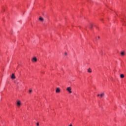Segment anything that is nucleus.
<instances>
[{
	"mask_svg": "<svg viewBox=\"0 0 126 126\" xmlns=\"http://www.w3.org/2000/svg\"><path fill=\"white\" fill-rule=\"evenodd\" d=\"M67 91H68V92H69V93H72V92L71 91V87H67L66 89Z\"/></svg>",
	"mask_w": 126,
	"mask_h": 126,
	"instance_id": "obj_1",
	"label": "nucleus"
},
{
	"mask_svg": "<svg viewBox=\"0 0 126 126\" xmlns=\"http://www.w3.org/2000/svg\"><path fill=\"white\" fill-rule=\"evenodd\" d=\"M32 63H34V62L36 63V62H37V58H36V57H33L32 59Z\"/></svg>",
	"mask_w": 126,
	"mask_h": 126,
	"instance_id": "obj_2",
	"label": "nucleus"
},
{
	"mask_svg": "<svg viewBox=\"0 0 126 126\" xmlns=\"http://www.w3.org/2000/svg\"><path fill=\"white\" fill-rule=\"evenodd\" d=\"M17 105L18 107H20V106H21V101H18L17 102Z\"/></svg>",
	"mask_w": 126,
	"mask_h": 126,
	"instance_id": "obj_3",
	"label": "nucleus"
},
{
	"mask_svg": "<svg viewBox=\"0 0 126 126\" xmlns=\"http://www.w3.org/2000/svg\"><path fill=\"white\" fill-rule=\"evenodd\" d=\"M56 93H60L61 92V90L60 89V88H58L56 89Z\"/></svg>",
	"mask_w": 126,
	"mask_h": 126,
	"instance_id": "obj_4",
	"label": "nucleus"
},
{
	"mask_svg": "<svg viewBox=\"0 0 126 126\" xmlns=\"http://www.w3.org/2000/svg\"><path fill=\"white\" fill-rule=\"evenodd\" d=\"M11 78H12V79H15V75H14V74H12Z\"/></svg>",
	"mask_w": 126,
	"mask_h": 126,
	"instance_id": "obj_5",
	"label": "nucleus"
},
{
	"mask_svg": "<svg viewBox=\"0 0 126 126\" xmlns=\"http://www.w3.org/2000/svg\"><path fill=\"white\" fill-rule=\"evenodd\" d=\"M39 19L40 21H41V22H43V21H44V19L42 17H40Z\"/></svg>",
	"mask_w": 126,
	"mask_h": 126,
	"instance_id": "obj_6",
	"label": "nucleus"
},
{
	"mask_svg": "<svg viewBox=\"0 0 126 126\" xmlns=\"http://www.w3.org/2000/svg\"><path fill=\"white\" fill-rule=\"evenodd\" d=\"M88 72H90V73L92 72V69H91V68H89L88 69Z\"/></svg>",
	"mask_w": 126,
	"mask_h": 126,
	"instance_id": "obj_7",
	"label": "nucleus"
},
{
	"mask_svg": "<svg viewBox=\"0 0 126 126\" xmlns=\"http://www.w3.org/2000/svg\"><path fill=\"white\" fill-rule=\"evenodd\" d=\"M120 77L121 78H124V77H125V75L123 74L120 75Z\"/></svg>",
	"mask_w": 126,
	"mask_h": 126,
	"instance_id": "obj_8",
	"label": "nucleus"
},
{
	"mask_svg": "<svg viewBox=\"0 0 126 126\" xmlns=\"http://www.w3.org/2000/svg\"><path fill=\"white\" fill-rule=\"evenodd\" d=\"M93 27V25L92 24H91V25H90V29H92Z\"/></svg>",
	"mask_w": 126,
	"mask_h": 126,
	"instance_id": "obj_9",
	"label": "nucleus"
},
{
	"mask_svg": "<svg viewBox=\"0 0 126 126\" xmlns=\"http://www.w3.org/2000/svg\"><path fill=\"white\" fill-rule=\"evenodd\" d=\"M121 54V55L125 56V52H122Z\"/></svg>",
	"mask_w": 126,
	"mask_h": 126,
	"instance_id": "obj_10",
	"label": "nucleus"
},
{
	"mask_svg": "<svg viewBox=\"0 0 126 126\" xmlns=\"http://www.w3.org/2000/svg\"><path fill=\"white\" fill-rule=\"evenodd\" d=\"M104 93H102L100 94V97H101V98L103 97V96H104Z\"/></svg>",
	"mask_w": 126,
	"mask_h": 126,
	"instance_id": "obj_11",
	"label": "nucleus"
},
{
	"mask_svg": "<svg viewBox=\"0 0 126 126\" xmlns=\"http://www.w3.org/2000/svg\"><path fill=\"white\" fill-rule=\"evenodd\" d=\"M64 56H67V53L65 52L64 53Z\"/></svg>",
	"mask_w": 126,
	"mask_h": 126,
	"instance_id": "obj_12",
	"label": "nucleus"
},
{
	"mask_svg": "<svg viewBox=\"0 0 126 126\" xmlns=\"http://www.w3.org/2000/svg\"><path fill=\"white\" fill-rule=\"evenodd\" d=\"M29 93H32V90H30L29 91Z\"/></svg>",
	"mask_w": 126,
	"mask_h": 126,
	"instance_id": "obj_13",
	"label": "nucleus"
},
{
	"mask_svg": "<svg viewBox=\"0 0 126 126\" xmlns=\"http://www.w3.org/2000/svg\"><path fill=\"white\" fill-rule=\"evenodd\" d=\"M36 126H39V123H37L36 124Z\"/></svg>",
	"mask_w": 126,
	"mask_h": 126,
	"instance_id": "obj_14",
	"label": "nucleus"
},
{
	"mask_svg": "<svg viewBox=\"0 0 126 126\" xmlns=\"http://www.w3.org/2000/svg\"><path fill=\"white\" fill-rule=\"evenodd\" d=\"M100 96V94H97V96L99 97Z\"/></svg>",
	"mask_w": 126,
	"mask_h": 126,
	"instance_id": "obj_15",
	"label": "nucleus"
},
{
	"mask_svg": "<svg viewBox=\"0 0 126 126\" xmlns=\"http://www.w3.org/2000/svg\"><path fill=\"white\" fill-rule=\"evenodd\" d=\"M69 126H72V125L70 124Z\"/></svg>",
	"mask_w": 126,
	"mask_h": 126,
	"instance_id": "obj_16",
	"label": "nucleus"
},
{
	"mask_svg": "<svg viewBox=\"0 0 126 126\" xmlns=\"http://www.w3.org/2000/svg\"><path fill=\"white\" fill-rule=\"evenodd\" d=\"M98 39H100V36H98Z\"/></svg>",
	"mask_w": 126,
	"mask_h": 126,
	"instance_id": "obj_17",
	"label": "nucleus"
},
{
	"mask_svg": "<svg viewBox=\"0 0 126 126\" xmlns=\"http://www.w3.org/2000/svg\"><path fill=\"white\" fill-rule=\"evenodd\" d=\"M101 20H103V19H101Z\"/></svg>",
	"mask_w": 126,
	"mask_h": 126,
	"instance_id": "obj_18",
	"label": "nucleus"
}]
</instances>
